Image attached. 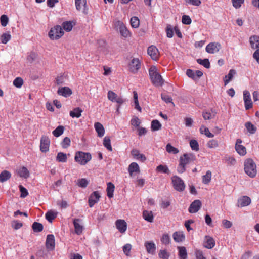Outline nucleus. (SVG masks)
Wrapping results in <instances>:
<instances>
[{"instance_id": "7ed1b4c3", "label": "nucleus", "mask_w": 259, "mask_h": 259, "mask_svg": "<svg viewBox=\"0 0 259 259\" xmlns=\"http://www.w3.org/2000/svg\"><path fill=\"white\" fill-rule=\"evenodd\" d=\"M244 170L246 174L251 178L256 176V164L251 159H248L245 161Z\"/></svg>"}, {"instance_id": "7c9ffc66", "label": "nucleus", "mask_w": 259, "mask_h": 259, "mask_svg": "<svg viewBox=\"0 0 259 259\" xmlns=\"http://www.w3.org/2000/svg\"><path fill=\"white\" fill-rule=\"evenodd\" d=\"M245 128H246L247 132L249 133L250 134H254L257 131L256 127L251 122H247L245 123L244 125Z\"/></svg>"}, {"instance_id": "f03ea898", "label": "nucleus", "mask_w": 259, "mask_h": 259, "mask_svg": "<svg viewBox=\"0 0 259 259\" xmlns=\"http://www.w3.org/2000/svg\"><path fill=\"white\" fill-rule=\"evenodd\" d=\"M149 74L151 81L155 86H162L163 85L164 80L155 66H152L150 67Z\"/></svg>"}, {"instance_id": "603ef678", "label": "nucleus", "mask_w": 259, "mask_h": 259, "mask_svg": "<svg viewBox=\"0 0 259 259\" xmlns=\"http://www.w3.org/2000/svg\"><path fill=\"white\" fill-rule=\"evenodd\" d=\"M23 84V80L19 77H16L13 81V85L18 88H20Z\"/></svg>"}, {"instance_id": "4be33fe9", "label": "nucleus", "mask_w": 259, "mask_h": 259, "mask_svg": "<svg viewBox=\"0 0 259 259\" xmlns=\"http://www.w3.org/2000/svg\"><path fill=\"white\" fill-rule=\"evenodd\" d=\"M116 226L118 231L124 233L127 229V224L124 220H117L115 222Z\"/></svg>"}, {"instance_id": "c85d7f7f", "label": "nucleus", "mask_w": 259, "mask_h": 259, "mask_svg": "<svg viewBox=\"0 0 259 259\" xmlns=\"http://www.w3.org/2000/svg\"><path fill=\"white\" fill-rule=\"evenodd\" d=\"M75 23H73V21H66L62 23V26L64 30L67 32H69L72 29Z\"/></svg>"}, {"instance_id": "6e6d98bb", "label": "nucleus", "mask_w": 259, "mask_h": 259, "mask_svg": "<svg viewBox=\"0 0 259 259\" xmlns=\"http://www.w3.org/2000/svg\"><path fill=\"white\" fill-rule=\"evenodd\" d=\"M156 170L158 172H160L165 174L169 172V169L166 165H159L157 167Z\"/></svg>"}, {"instance_id": "39448f33", "label": "nucleus", "mask_w": 259, "mask_h": 259, "mask_svg": "<svg viewBox=\"0 0 259 259\" xmlns=\"http://www.w3.org/2000/svg\"><path fill=\"white\" fill-rule=\"evenodd\" d=\"M91 155L89 153L78 151L75 154L74 160L80 165H84L91 159Z\"/></svg>"}, {"instance_id": "79ce46f5", "label": "nucleus", "mask_w": 259, "mask_h": 259, "mask_svg": "<svg viewBox=\"0 0 259 259\" xmlns=\"http://www.w3.org/2000/svg\"><path fill=\"white\" fill-rule=\"evenodd\" d=\"M64 130V127L63 126H58L52 133L55 137H58L63 133Z\"/></svg>"}, {"instance_id": "20e7f679", "label": "nucleus", "mask_w": 259, "mask_h": 259, "mask_svg": "<svg viewBox=\"0 0 259 259\" xmlns=\"http://www.w3.org/2000/svg\"><path fill=\"white\" fill-rule=\"evenodd\" d=\"M64 31L60 25H56L51 28L49 32V37L51 40H58L64 35Z\"/></svg>"}, {"instance_id": "4c0bfd02", "label": "nucleus", "mask_w": 259, "mask_h": 259, "mask_svg": "<svg viewBox=\"0 0 259 259\" xmlns=\"http://www.w3.org/2000/svg\"><path fill=\"white\" fill-rule=\"evenodd\" d=\"M57 212L54 211H49L46 213V219L49 222L52 221L57 217Z\"/></svg>"}, {"instance_id": "ea45409f", "label": "nucleus", "mask_w": 259, "mask_h": 259, "mask_svg": "<svg viewBox=\"0 0 259 259\" xmlns=\"http://www.w3.org/2000/svg\"><path fill=\"white\" fill-rule=\"evenodd\" d=\"M67 155L63 152H59L56 157V160L59 162H65L67 161Z\"/></svg>"}, {"instance_id": "aec40b11", "label": "nucleus", "mask_w": 259, "mask_h": 259, "mask_svg": "<svg viewBox=\"0 0 259 259\" xmlns=\"http://www.w3.org/2000/svg\"><path fill=\"white\" fill-rule=\"evenodd\" d=\"M76 8L78 11H82L84 14H87L86 9V0H75Z\"/></svg>"}, {"instance_id": "774afa93", "label": "nucleus", "mask_w": 259, "mask_h": 259, "mask_svg": "<svg viewBox=\"0 0 259 259\" xmlns=\"http://www.w3.org/2000/svg\"><path fill=\"white\" fill-rule=\"evenodd\" d=\"M252 252L251 251L248 250L246 251L241 256V259H250Z\"/></svg>"}, {"instance_id": "2f4dec72", "label": "nucleus", "mask_w": 259, "mask_h": 259, "mask_svg": "<svg viewBox=\"0 0 259 259\" xmlns=\"http://www.w3.org/2000/svg\"><path fill=\"white\" fill-rule=\"evenodd\" d=\"M128 170L131 176L133 175L134 172H139L140 168L138 164L136 162L131 163L128 168Z\"/></svg>"}, {"instance_id": "13d9d810", "label": "nucleus", "mask_w": 259, "mask_h": 259, "mask_svg": "<svg viewBox=\"0 0 259 259\" xmlns=\"http://www.w3.org/2000/svg\"><path fill=\"white\" fill-rule=\"evenodd\" d=\"M159 257L162 259H168L169 254L166 250H160L158 254Z\"/></svg>"}, {"instance_id": "49530a36", "label": "nucleus", "mask_w": 259, "mask_h": 259, "mask_svg": "<svg viewBox=\"0 0 259 259\" xmlns=\"http://www.w3.org/2000/svg\"><path fill=\"white\" fill-rule=\"evenodd\" d=\"M197 62L200 65H203L206 68H209L210 67V62L208 59H198L197 60Z\"/></svg>"}, {"instance_id": "ddd939ff", "label": "nucleus", "mask_w": 259, "mask_h": 259, "mask_svg": "<svg viewBox=\"0 0 259 259\" xmlns=\"http://www.w3.org/2000/svg\"><path fill=\"white\" fill-rule=\"evenodd\" d=\"M221 48V45L218 42H211L208 44L205 48L206 51L210 54L218 52Z\"/></svg>"}, {"instance_id": "f8f14e48", "label": "nucleus", "mask_w": 259, "mask_h": 259, "mask_svg": "<svg viewBox=\"0 0 259 259\" xmlns=\"http://www.w3.org/2000/svg\"><path fill=\"white\" fill-rule=\"evenodd\" d=\"M243 100L246 110H248L252 107V102L248 91L245 90L243 91Z\"/></svg>"}, {"instance_id": "a18cd8bd", "label": "nucleus", "mask_w": 259, "mask_h": 259, "mask_svg": "<svg viewBox=\"0 0 259 259\" xmlns=\"http://www.w3.org/2000/svg\"><path fill=\"white\" fill-rule=\"evenodd\" d=\"M211 172L210 171L208 170L206 174L202 177V182L205 184H208L211 180Z\"/></svg>"}, {"instance_id": "4d7b16f0", "label": "nucleus", "mask_w": 259, "mask_h": 259, "mask_svg": "<svg viewBox=\"0 0 259 259\" xmlns=\"http://www.w3.org/2000/svg\"><path fill=\"white\" fill-rule=\"evenodd\" d=\"M161 241L162 243L165 245L169 244L170 242V238L169 236L167 234H163L162 238H161Z\"/></svg>"}, {"instance_id": "3c124183", "label": "nucleus", "mask_w": 259, "mask_h": 259, "mask_svg": "<svg viewBox=\"0 0 259 259\" xmlns=\"http://www.w3.org/2000/svg\"><path fill=\"white\" fill-rule=\"evenodd\" d=\"M166 150L167 152L169 153H172L174 154H177L179 152V150L177 148L173 147L170 144H168L166 146Z\"/></svg>"}, {"instance_id": "9d476101", "label": "nucleus", "mask_w": 259, "mask_h": 259, "mask_svg": "<svg viewBox=\"0 0 259 259\" xmlns=\"http://www.w3.org/2000/svg\"><path fill=\"white\" fill-rule=\"evenodd\" d=\"M129 69L133 73H136L141 67V62L138 58H133L128 64Z\"/></svg>"}, {"instance_id": "c03bdc74", "label": "nucleus", "mask_w": 259, "mask_h": 259, "mask_svg": "<svg viewBox=\"0 0 259 259\" xmlns=\"http://www.w3.org/2000/svg\"><path fill=\"white\" fill-rule=\"evenodd\" d=\"M11 38V35L10 33H3L1 37V42L4 44H6Z\"/></svg>"}, {"instance_id": "09e8293b", "label": "nucleus", "mask_w": 259, "mask_h": 259, "mask_svg": "<svg viewBox=\"0 0 259 259\" xmlns=\"http://www.w3.org/2000/svg\"><path fill=\"white\" fill-rule=\"evenodd\" d=\"M32 228L34 232H40L43 230V225L40 223L34 222L32 224Z\"/></svg>"}, {"instance_id": "393cba45", "label": "nucleus", "mask_w": 259, "mask_h": 259, "mask_svg": "<svg viewBox=\"0 0 259 259\" xmlns=\"http://www.w3.org/2000/svg\"><path fill=\"white\" fill-rule=\"evenodd\" d=\"M57 93L59 95H61L65 97H67L70 96L72 94V92L70 88L67 87H65L59 88L57 91Z\"/></svg>"}, {"instance_id": "72a5a7b5", "label": "nucleus", "mask_w": 259, "mask_h": 259, "mask_svg": "<svg viewBox=\"0 0 259 259\" xmlns=\"http://www.w3.org/2000/svg\"><path fill=\"white\" fill-rule=\"evenodd\" d=\"M115 186L111 182H109L107 183V196L109 198H111L113 197V192L114 191Z\"/></svg>"}, {"instance_id": "de8ad7c7", "label": "nucleus", "mask_w": 259, "mask_h": 259, "mask_svg": "<svg viewBox=\"0 0 259 259\" xmlns=\"http://www.w3.org/2000/svg\"><path fill=\"white\" fill-rule=\"evenodd\" d=\"M161 127V124L157 120H153L151 122V129L153 131L160 130Z\"/></svg>"}, {"instance_id": "bf43d9fd", "label": "nucleus", "mask_w": 259, "mask_h": 259, "mask_svg": "<svg viewBox=\"0 0 259 259\" xmlns=\"http://www.w3.org/2000/svg\"><path fill=\"white\" fill-rule=\"evenodd\" d=\"M0 21L1 25L5 27L8 24L9 21V18L6 15H2L0 18Z\"/></svg>"}, {"instance_id": "1a4fd4ad", "label": "nucleus", "mask_w": 259, "mask_h": 259, "mask_svg": "<svg viewBox=\"0 0 259 259\" xmlns=\"http://www.w3.org/2000/svg\"><path fill=\"white\" fill-rule=\"evenodd\" d=\"M50 140L46 136H42L41 138L40 143V150L43 153H46L49 150Z\"/></svg>"}, {"instance_id": "6e6552de", "label": "nucleus", "mask_w": 259, "mask_h": 259, "mask_svg": "<svg viewBox=\"0 0 259 259\" xmlns=\"http://www.w3.org/2000/svg\"><path fill=\"white\" fill-rule=\"evenodd\" d=\"M115 27L120 31L121 35L124 37H127L130 34V32L122 22L117 21L115 22Z\"/></svg>"}, {"instance_id": "473e14b6", "label": "nucleus", "mask_w": 259, "mask_h": 259, "mask_svg": "<svg viewBox=\"0 0 259 259\" xmlns=\"http://www.w3.org/2000/svg\"><path fill=\"white\" fill-rule=\"evenodd\" d=\"M11 177V174L8 170H3L0 174V182L4 183L8 180Z\"/></svg>"}, {"instance_id": "052dcab7", "label": "nucleus", "mask_w": 259, "mask_h": 259, "mask_svg": "<svg viewBox=\"0 0 259 259\" xmlns=\"http://www.w3.org/2000/svg\"><path fill=\"white\" fill-rule=\"evenodd\" d=\"M19 189L21 192L20 197L21 198H25L28 195L27 190L22 185L19 186Z\"/></svg>"}, {"instance_id": "69168bd1", "label": "nucleus", "mask_w": 259, "mask_h": 259, "mask_svg": "<svg viewBox=\"0 0 259 259\" xmlns=\"http://www.w3.org/2000/svg\"><path fill=\"white\" fill-rule=\"evenodd\" d=\"M182 22L183 24L189 25L191 23V19L188 15H183L182 16Z\"/></svg>"}, {"instance_id": "f257e3e1", "label": "nucleus", "mask_w": 259, "mask_h": 259, "mask_svg": "<svg viewBox=\"0 0 259 259\" xmlns=\"http://www.w3.org/2000/svg\"><path fill=\"white\" fill-rule=\"evenodd\" d=\"M195 156L192 153L184 154L180 158V163L177 168V170L179 173H183L185 170V166L195 160Z\"/></svg>"}, {"instance_id": "9b49d317", "label": "nucleus", "mask_w": 259, "mask_h": 259, "mask_svg": "<svg viewBox=\"0 0 259 259\" xmlns=\"http://www.w3.org/2000/svg\"><path fill=\"white\" fill-rule=\"evenodd\" d=\"M101 198L100 193L99 191L93 192L89 197L88 203L90 207H92L94 205L98 202Z\"/></svg>"}, {"instance_id": "4468645a", "label": "nucleus", "mask_w": 259, "mask_h": 259, "mask_svg": "<svg viewBox=\"0 0 259 259\" xmlns=\"http://www.w3.org/2000/svg\"><path fill=\"white\" fill-rule=\"evenodd\" d=\"M147 53L151 58L154 60H156L159 58V54L158 50L154 46H151L148 47L147 49Z\"/></svg>"}, {"instance_id": "e2e57ef3", "label": "nucleus", "mask_w": 259, "mask_h": 259, "mask_svg": "<svg viewBox=\"0 0 259 259\" xmlns=\"http://www.w3.org/2000/svg\"><path fill=\"white\" fill-rule=\"evenodd\" d=\"M166 32L167 37L168 38H171L174 35V31L170 25H168L166 27Z\"/></svg>"}, {"instance_id": "680f3d73", "label": "nucleus", "mask_w": 259, "mask_h": 259, "mask_svg": "<svg viewBox=\"0 0 259 259\" xmlns=\"http://www.w3.org/2000/svg\"><path fill=\"white\" fill-rule=\"evenodd\" d=\"M207 145L210 148H215L218 146V142L216 140L212 139L209 140Z\"/></svg>"}, {"instance_id": "6ab92c4d", "label": "nucleus", "mask_w": 259, "mask_h": 259, "mask_svg": "<svg viewBox=\"0 0 259 259\" xmlns=\"http://www.w3.org/2000/svg\"><path fill=\"white\" fill-rule=\"evenodd\" d=\"M131 154L134 159L142 162H145L146 160L145 155L140 153V151L136 149H134L131 151Z\"/></svg>"}, {"instance_id": "c9c22d12", "label": "nucleus", "mask_w": 259, "mask_h": 259, "mask_svg": "<svg viewBox=\"0 0 259 259\" xmlns=\"http://www.w3.org/2000/svg\"><path fill=\"white\" fill-rule=\"evenodd\" d=\"M143 217L145 220L149 222H152L153 221V213L151 211L144 210Z\"/></svg>"}, {"instance_id": "58836bf2", "label": "nucleus", "mask_w": 259, "mask_h": 259, "mask_svg": "<svg viewBox=\"0 0 259 259\" xmlns=\"http://www.w3.org/2000/svg\"><path fill=\"white\" fill-rule=\"evenodd\" d=\"M76 184L78 187L84 188H86L89 184V181L85 178H81L77 180Z\"/></svg>"}, {"instance_id": "dca6fc26", "label": "nucleus", "mask_w": 259, "mask_h": 259, "mask_svg": "<svg viewBox=\"0 0 259 259\" xmlns=\"http://www.w3.org/2000/svg\"><path fill=\"white\" fill-rule=\"evenodd\" d=\"M55 237L52 234H49L47 236L46 241V248L50 250H53L55 248Z\"/></svg>"}, {"instance_id": "a19ab883", "label": "nucleus", "mask_w": 259, "mask_h": 259, "mask_svg": "<svg viewBox=\"0 0 259 259\" xmlns=\"http://www.w3.org/2000/svg\"><path fill=\"white\" fill-rule=\"evenodd\" d=\"M103 145L109 151H112V148L111 145V140L109 137H105L103 139Z\"/></svg>"}, {"instance_id": "8fccbe9b", "label": "nucleus", "mask_w": 259, "mask_h": 259, "mask_svg": "<svg viewBox=\"0 0 259 259\" xmlns=\"http://www.w3.org/2000/svg\"><path fill=\"white\" fill-rule=\"evenodd\" d=\"M131 24L132 27L137 28L140 24V21L138 17H133L131 18Z\"/></svg>"}, {"instance_id": "e433bc0d", "label": "nucleus", "mask_w": 259, "mask_h": 259, "mask_svg": "<svg viewBox=\"0 0 259 259\" xmlns=\"http://www.w3.org/2000/svg\"><path fill=\"white\" fill-rule=\"evenodd\" d=\"M18 174L21 177L27 178L29 176V172L27 168L24 166L21 167L18 171Z\"/></svg>"}, {"instance_id": "0eeeda50", "label": "nucleus", "mask_w": 259, "mask_h": 259, "mask_svg": "<svg viewBox=\"0 0 259 259\" xmlns=\"http://www.w3.org/2000/svg\"><path fill=\"white\" fill-rule=\"evenodd\" d=\"M107 98L111 102H116L119 105H122L125 101V99L121 96H118L112 91H109L108 92Z\"/></svg>"}, {"instance_id": "f704fd0d", "label": "nucleus", "mask_w": 259, "mask_h": 259, "mask_svg": "<svg viewBox=\"0 0 259 259\" xmlns=\"http://www.w3.org/2000/svg\"><path fill=\"white\" fill-rule=\"evenodd\" d=\"M82 112V110L79 107H77L75 108L72 111H70L69 115L72 118H79L81 116Z\"/></svg>"}, {"instance_id": "2eb2a0df", "label": "nucleus", "mask_w": 259, "mask_h": 259, "mask_svg": "<svg viewBox=\"0 0 259 259\" xmlns=\"http://www.w3.org/2000/svg\"><path fill=\"white\" fill-rule=\"evenodd\" d=\"M202 206L201 202L199 200H194L189 208V212L194 213L198 212Z\"/></svg>"}, {"instance_id": "a211bd4d", "label": "nucleus", "mask_w": 259, "mask_h": 259, "mask_svg": "<svg viewBox=\"0 0 259 259\" xmlns=\"http://www.w3.org/2000/svg\"><path fill=\"white\" fill-rule=\"evenodd\" d=\"M241 143L242 140L240 139H237L235 145V149L240 155L244 156L246 154V148L241 145Z\"/></svg>"}, {"instance_id": "412c9836", "label": "nucleus", "mask_w": 259, "mask_h": 259, "mask_svg": "<svg viewBox=\"0 0 259 259\" xmlns=\"http://www.w3.org/2000/svg\"><path fill=\"white\" fill-rule=\"evenodd\" d=\"M144 245L148 253L152 255L155 253L156 246L153 241H146Z\"/></svg>"}, {"instance_id": "a878e982", "label": "nucleus", "mask_w": 259, "mask_h": 259, "mask_svg": "<svg viewBox=\"0 0 259 259\" xmlns=\"http://www.w3.org/2000/svg\"><path fill=\"white\" fill-rule=\"evenodd\" d=\"M249 42L251 47L253 49H259V36L253 35L249 38Z\"/></svg>"}, {"instance_id": "c756f323", "label": "nucleus", "mask_w": 259, "mask_h": 259, "mask_svg": "<svg viewBox=\"0 0 259 259\" xmlns=\"http://www.w3.org/2000/svg\"><path fill=\"white\" fill-rule=\"evenodd\" d=\"M173 239L177 242H182L185 239V235L182 232H175L173 235Z\"/></svg>"}, {"instance_id": "423d86ee", "label": "nucleus", "mask_w": 259, "mask_h": 259, "mask_svg": "<svg viewBox=\"0 0 259 259\" xmlns=\"http://www.w3.org/2000/svg\"><path fill=\"white\" fill-rule=\"evenodd\" d=\"M172 183L175 189L181 192L184 190L185 185L184 181L179 177L175 176L172 177Z\"/></svg>"}, {"instance_id": "0e129e2a", "label": "nucleus", "mask_w": 259, "mask_h": 259, "mask_svg": "<svg viewBox=\"0 0 259 259\" xmlns=\"http://www.w3.org/2000/svg\"><path fill=\"white\" fill-rule=\"evenodd\" d=\"M244 1V0H232L233 6L236 9L239 8Z\"/></svg>"}, {"instance_id": "bb28decb", "label": "nucleus", "mask_w": 259, "mask_h": 259, "mask_svg": "<svg viewBox=\"0 0 259 259\" xmlns=\"http://www.w3.org/2000/svg\"><path fill=\"white\" fill-rule=\"evenodd\" d=\"M94 127L96 132L97 133L98 136L102 137L105 134V129L103 125L100 122H95Z\"/></svg>"}, {"instance_id": "5fc2aeb1", "label": "nucleus", "mask_w": 259, "mask_h": 259, "mask_svg": "<svg viewBox=\"0 0 259 259\" xmlns=\"http://www.w3.org/2000/svg\"><path fill=\"white\" fill-rule=\"evenodd\" d=\"M134 93V104H135V108L137 109L138 111H141V108L139 106V102L138 100V94L136 92L134 91L133 92Z\"/></svg>"}, {"instance_id": "f3484780", "label": "nucleus", "mask_w": 259, "mask_h": 259, "mask_svg": "<svg viewBox=\"0 0 259 259\" xmlns=\"http://www.w3.org/2000/svg\"><path fill=\"white\" fill-rule=\"evenodd\" d=\"M81 222V220L79 219H74L73 221L75 232L77 235H80L83 230V226L82 225Z\"/></svg>"}, {"instance_id": "864d4df0", "label": "nucleus", "mask_w": 259, "mask_h": 259, "mask_svg": "<svg viewBox=\"0 0 259 259\" xmlns=\"http://www.w3.org/2000/svg\"><path fill=\"white\" fill-rule=\"evenodd\" d=\"M190 145L193 150L197 151L199 150V144L198 142L195 140H192L190 142Z\"/></svg>"}, {"instance_id": "b1692460", "label": "nucleus", "mask_w": 259, "mask_h": 259, "mask_svg": "<svg viewBox=\"0 0 259 259\" xmlns=\"http://www.w3.org/2000/svg\"><path fill=\"white\" fill-rule=\"evenodd\" d=\"M215 241L214 239L209 236L205 237L204 246L208 249H211L215 246Z\"/></svg>"}, {"instance_id": "5701e85b", "label": "nucleus", "mask_w": 259, "mask_h": 259, "mask_svg": "<svg viewBox=\"0 0 259 259\" xmlns=\"http://www.w3.org/2000/svg\"><path fill=\"white\" fill-rule=\"evenodd\" d=\"M251 203V199L246 196H244L238 199V207H245L249 205Z\"/></svg>"}, {"instance_id": "338daca9", "label": "nucleus", "mask_w": 259, "mask_h": 259, "mask_svg": "<svg viewBox=\"0 0 259 259\" xmlns=\"http://www.w3.org/2000/svg\"><path fill=\"white\" fill-rule=\"evenodd\" d=\"M70 139L68 138V137H65L62 143H61V145L62 146L63 148H67L70 144Z\"/></svg>"}, {"instance_id": "cd10ccee", "label": "nucleus", "mask_w": 259, "mask_h": 259, "mask_svg": "<svg viewBox=\"0 0 259 259\" xmlns=\"http://www.w3.org/2000/svg\"><path fill=\"white\" fill-rule=\"evenodd\" d=\"M178 250V255L180 259H187V252L186 248L184 246H179L177 247Z\"/></svg>"}, {"instance_id": "37998d69", "label": "nucleus", "mask_w": 259, "mask_h": 259, "mask_svg": "<svg viewBox=\"0 0 259 259\" xmlns=\"http://www.w3.org/2000/svg\"><path fill=\"white\" fill-rule=\"evenodd\" d=\"M200 132L201 134H205L208 138H212L214 135L210 132L209 129L204 126H202L200 128Z\"/></svg>"}]
</instances>
